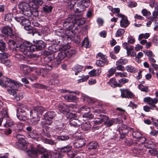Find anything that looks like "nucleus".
Here are the masks:
<instances>
[{
  "label": "nucleus",
  "mask_w": 158,
  "mask_h": 158,
  "mask_svg": "<svg viewBox=\"0 0 158 158\" xmlns=\"http://www.w3.org/2000/svg\"><path fill=\"white\" fill-rule=\"evenodd\" d=\"M51 156V155L49 152L46 151L41 156V158H49Z\"/></svg>",
  "instance_id": "nucleus-57"
},
{
  "label": "nucleus",
  "mask_w": 158,
  "mask_h": 158,
  "mask_svg": "<svg viewBox=\"0 0 158 158\" xmlns=\"http://www.w3.org/2000/svg\"><path fill=\"white\" fill-rule=\"evenodd\" d=\"M10 55L7 53L4 52L0 53V60L2 59L7 58Z\"/></svg>",
  "instance_id": "nucleus-59"
},
{
  "label": "nucleus",
  "mask_w": 158,
  "mask_h": 158,
  "mask_svg": "<svg viewBox=\"0 0 158 158\" xmlns=\"http://www.w3.org/2000/svg\"><path fill=\"white\" fill-rule=\"evenodd\" d=\"M88 0H83L79 4L78 7L79 8L77 9V12H80L83 10H84L86 7V3Z\"/></svg>",
  "instance_id": "nucleus-23"
},
{
  "label": "nucleus",
  "mask_w": 158,
  "mask_h": 158,
  "mask_svg": "<svg viewBox=\"0 0 158 158\" xmlns=\"http://www.w3.org/2000/svg\"><path fill=\"white\" fill-rule=\"evenodd\" d=\"M66 56L68 57H70L73 56L76 54V51L74 49H70L68 50H66Z\"/></svg>",
  "instance_id": "nucleus-35"
},
{
  "label": "nucleus",
  "mask_w": 158,
  "mask_h": 158,
  "mask_svg": "<svg viewBox=\"0 0 158 158\" xmlns=\"http://www.w3.org/2000/svg\"><path fill=\"white\" fill-rule=\"evenodd\" d=\"M121 96L123 98H132L134 97V95L130 90L127 89H120Z\"/></svg>",
  "instance_id": "nucleus-15"
},
{
  "label": "nucleus",
  "mask_w": 158,
  "mask_h": 158,
  "mask_svg": "<svg viewBox=\"0 0 158 158\" xmlns=\"http://www.w3.org/2000/svg\"><path fill=\"white\" fill-rule=\"evenodd\" d=\"M118 83L122 84H125L129 82V80L126 78H123L119 80L118 81Z\"/></svg>",
  "instance_id": "nucleus-62"
},
{
  "label": "nucleus",
  "mask_w": 158,
  "mask_h": 158,
  "mask_svg": "<svg viewBox=\"0 0 158 158\" xmlns=\"http://www.w3.org/2000/svg\"><path fill=\"white\" fill-rule=\"evenodd\" d=\"M35 42V45L32 44L31 50L33 51H35L36 50H42L46 46V44L42 40H36Z\"/></svg>",
  "instance_id": "nucleus-10"
},
{
  "label": "nucleus",
  "mask_w": 158,
  "mask_h": 158,
  "mask_svg": "<svg viewBox=\"0 0 158 158\" xmlns=\"http://www.w3.org/2000/svg\"><path fill=\"white\" fill-rule=\"evenodd\" d=\"M103 120L104 124L107 127H111L115 122L114 119H110L109 117L106 115H103Z\"/></svg>",
  "instance_id": "nucleus-14"
},
{
  "label": "nucleus",
  "mask_w": 158,
  "mask_h": 158,
  "mask_svg": "<svg viewBox=\"0 0 158 158\" xmlns=\"http://www.w3.org/2000/svg\"><path fill=\"white\" fill-rule=\"evenodd\" d=\"M126 69L127 71L131 73H135L138 71L136 68L131 65H128L126 66Z\"/></svg>",
  "instance_id": "nucleus-29"
},
{
  "label": "nucleus",
  "mask_w": 158,
  "mask_h": 158,
  "mask_svg": "<svg viewBox=\"0 0 158 158\" xmlns=\"http://www.w3.org/2000/svg\"><path fill=\"white\" fill-rule=\"evenodd\" d=\"M72 148L70 145H67L62 147L59 149V151L62 153H68L70 152Z\"/></svg>",
  "instance_id": "nucleus-28"
},
{
  "label": "nucleus",
  "mask_w": 158,
  "mask_h": 158,
  "mask_svg": "<svg viewBox=\"0 0 158 158\" xmlns=\"http://www.w3.org/2000/svg\"><path fill=\"white\" fill-rule=\"evenodd\" d=\"M56 115V112L53 111H49L47 112L44 115V119L42 122L43 125H51L52 123V119Z\"/></svg>",
  "instance_id": "nucleus-6"
},
{
  "label": "nucleus",
  "mask_w": 158,
  "mask_h": 158,
  "mask_svg": "<svg viewBox=\"0 0 158 158\" xmlns=\"http://www.w3.org/2000/svg\"><path fill=\"white\" fill-rule=\"evenodd\" d=\"M18 6L24 15L27 17H30L32 15L31 7L28 3L25 2H20L18 5Z\"/></svg>",
  "instance_id": "nucleus-5"
},
{
  "label": "nucleus",
  "mask_w": 158,
  "mask_h": 158,
  "mask_svg": "<svg viewBox=\"0 0 158 158\" xmlns=\"http://www.w3.org/2000/svg\"><path fill=\"white\" fill-rule=\"evenodd\" d=\"M33 86L35 88L42 89H46L47 88V87L46 86L39 83L34 84L33 85Z\"/></svg>",
  "instance_id": "nucleus-54"
},
{
  "label": "nucleus",
  "mask_w": 158,
  "mask_h": 158,
  "mask_svg": "<svg viewBox=\"0 0 158 158\" xmlns=\"http://www.w3.org/2000/svg\"><path fill=\"white\" fill-rule=\"evenodd\" d=\"M133 137L136 139H138V140H142L141 142L142 143L144 142L146 140V139L144 137H142V134L139 132H134L132 133Z\"/></svg>",
  "instance_id": "nucleus-24"
},
{
  "label": "nucleus",
  "mask_w": 158,
  "mask_h": 158,
  "mask_svg": "<svg viewBox=\"0 0 158 158\" xmlns=\"http://www.w3.org/2000/svg\"><path fill=\"white\" fill-rule=\"evenodd\" d=\"M85 140L84 139H78L73 143L74 146L76 148L81 147L85 145Z\"/></svg>",
  "instance_id": "nucleus-19"
},
{
  "label": "nucleus",
  "mask_w": 158,
  "mask_h": 158,
  "mask_svg": "<svg viewBox=\"0 0 158 158\" xmlns=\"http://www.w3.org/2000/svg\"><path fill=\"white\" fill-rule=\"evenodd\" d=\"M70 115L73 118L70 119L69 120V123L71 126L75 127H77L81 124V121L78 119L74 118L77 117L76 114L71 113Z\"/></svg>",
  "instance_id": "nucleus-11"
},
{
  "label": "nucleus",
  "mask_w": 158,
  "mask_h": 158,
  "mask_svg": "<svg viewBox=\"0 0 158 158\" xmlns=\"http://www.w3.org/2000/svg\"><path fill=\"white\" fill-rule=\"evenodd\" d=\"M36 151L38 152V154H40L42 155L46 151L44 147L41 146L40 145H38L37 146V148L36 149Z\"/></svg>",
  "instance_id": "nucleus-39"
},
{
  "label": "nucleus",
  "mask_w": 158,
  "mask_h": 158,
  "mask_svg": "<svg viewBox=\"0 0 158 158\" xmlns=\"http://www.w3.org/2000/svg\"><path fill=\"white\" fill-rule=\"evenodd\" d=\"M65 99L67 100L68 102H73L77 99V97L71 94L64 95L63 96Z\"/></svg>",
  "instance_id": "nucleus-30"
},
{
  "label": "nucleus",
  "mask_w": 158,
  "mask_h": 158,
  "mask_svg": "<svg viewBox=\"0 0 158 158\" xmlns=\"http://www.w3.org/2000/svg\"><path fill=\"white\" fill-rule=\"evenodd\" d=\"M42 8L43 11L48 13L51 12L52 8L51 6L45 5H43Z\"/></svg>",
  "instance_id": "nucleus-38"
},
{
  "label": "nucleus",
  "mask_w": 158,
  "mask_h": 158,
  "mask_svg": "<svg viewBox=\"0 0 158 158\" xmlns=\"http://www.w3.org/2000/svg\"><path fill=\"white\" fill-rule=\"evenodd\" d=\"M19 67L25 75H27L31 71L30 67L26 64H21L19 65Z\"/></svg>",
  "instance_id": "nucleus-22"
},
{
  "label": "nucleus",
  "mask_w": 158,
  "mask_h": 158,
  "mask_svg": "<svg viewBox=\"0 0 158 158\" xmlns=\"http://www.w3.org/2000/svg\"><path fill=\"white\" fill-rule=\"evenodd\" d=\"M27 114L25 111H22L21 109L19 111H17V116L21 120L25 121L27 119Z\"/></svg>",
  "instance_id": "nucleus-20"
},
{
  "label": "nucleus",
  "mask_w": 158,
  "mask_h": 158,
  "mask_svg": "<svg viewBox=\"0 0 158 158\" xmlns=\"http://www.w3.org/2000/svg\"><path fill=\"white\" fill-rule=\"evenodd\" d=\"M30 115L31 117V122L32 124L35 125L40 121V116L35 110H31Z\"/></svg>",
  "instance_id": "nucleus-8"
},
{
  "label": "nucleus",
  "mask_w": 158,
  "mask_h": 158,
  "mask_svg": "<svg viewBox=\"0 0 158 158\" xmlns=\"http://www.w3.org/2000/svg\"><path fill=\"white\" fill-rule=\"evenodd\" d=\"M1 32L2 33L7 35L10 38L13 35L12 30V28L9 26H5L3 27L2 30Z\"/></svg>",
  "instance_id": "nucleus-16"
},
{
  "label": "nucleus",
  "mask_w": 158,
  "mask_h": 158,
  "mask_svg": "<svg viewBox=\"0 0 158 158\" xmlns=\"http://www.w3.org/2000/svg\"><path fill=\"white\" fill-rule=\"evenodd\" d=\"M31 24L29 20L26 18H25L24 17H23V20H22V22H21V25H27L29 26Z\"/></svg>",
  "instance_id": "nucleus-48"
},
{
  "label": "nucleus",
  "mask_w": 158,
  "mask_h": 158,
  "mask_svg": "<svg viewBox=\"0 0 158 158\" xmlns=\"http://www.w3.org/2000/svg\"><path fill=\"white\" fill-rule=\"evenodd\" d=\"M7 91L10 94L13 95L17 101L23 98L22 94H21V95L19 96H17L16 94V92L15 89H7Z\"/></svg>",
  "instance_id": "nucleus-21"
},
{
  "label": "nucleus",
  "mask_w": 158,
  "mask_h": 158,
  "mask_svg": "<svg viewBox=\"0 0 158 158\" xmlns=\"http://www.w3.org/2000/svg\"><path fill=\"white\" fill-rule=\"evenodd\" d=\"M67 47V45L62 46L61 48H59L60 52L59 53L56 59L54 60L55 63L53 64L54 66H57L60 64L61 60L66 56V49Z\"/></svg>",
  "instance_id": "nucleus-4"
},
{
  "label": "nucleus",
  "mask_w": 158,
  "mask_h": 158,
  "mask_svg": "<svg viewBox=\"0 0 158 158\" xmlns=\"http://www.w3.org/2000/svg\"><path fill=\"white\" fill-rule=\"evenodd\" d=\"M125 32V31L123 29H118L115 34V36L116 37H120L123 35Z\"/></svg>",
  "instance_id": "nucleus-46"
},
{
  "label": "nucleus",
  "mask_w": 158,
  "mask_h": 158,
  "mask_svg": "<svg viewBox=\"0 0 158 158\" xmlns=\"http://www.w3.org/2000/svg\"><path fill=\"white\" fill-rule=\"evenodd\" d=\"M29 136L32 139H37L39 138V135L35 132L33 131L28 133Z\"/></svg>",
  "instance_id": "nucleus-45"
},
{
  "label": "nucleus",
  "mask_w": 158,
  "mask_h": 158,
  "mask_svg": "<svg viewBox=\"0 0 158 158\" xmlns=\"http://www.w3.org/2000/svg\"><path fill=\"white\" fill-rule=\"evenodd\" d=\"M34 110L36 111L37 113H38L40 116L43 112L46 110V109L41 106H37L35 108Z\"/></svg>",
  "instance_id": "nucleus-32"
},
{
  "label": "nucleus",
  "mask_w": 158,
  "mask_h": 158,
  "mask_svg": "<svg viewBox=\"0 0 158 158\" xmlns=\"http://www.w3.org/2000/svg\"><path fill=\"white\" fill-rule=\"evenodd\" d=\"M108 83L112 87L114 88L116 87H121L122 86V85L118 83L116 79L114 78H112L110 79Z\"/></svg>",
  "instance_id": "nucleus-25"
},
{
  "label": "nucleus",
  "mask_w": 158,
  "mask_h": 158,
  "mask_svg": "<svg viewBox=\"0 0 158 158\" xmlns=\"http://www.w3.org/2000/svg\"><path fill=\"white\" fill-rule=\"evenodd\" d=\"M89 42L87 38H85L82 42V46L88 48L89 47Z\"/></svg>",
  "instance_id": "nucleus-55"
},
{
  "label": "nucleus",
  "mask_w": 158,
  "mask_h": 158,
  "mask_svg": "<svg viewBox=\"0 0 158 158\" xmlns=\"http://www.w3.org/2000/svg\"><path fill=\"white\" fill-rule=\"evenodd\" d=\"M100 118H97L94 119L93 121L95 125L99 124L102 123L103 122V115L101 114L100 115Z\"/></svg>",
  "instance_id": "nucleus-37"
},
{
  "label": "nucleus",
  "mask_w": 158,
  "mask_h": 158,
  "mask_svg": "<svg viewBox=\"0 0 158 158\" xmlns=\"http://www.w3.org/2000/svg\"><path fill=\"white\" fill-rule=\"evenodd\" d=\"M58 109L60 112L64 114H67V113L69 112L70 111L68 106L62 103L59 104Z\"/></svg>",
  "instance_id": "nucleus-17"
},
{
  "label": "nucleus",
  "mask_w": 158,
  "mask_h": 158,
  "mask_svg": "<svg viewBox=\"0 0 158 158\" xmlns=\"http://www.w3.org/2000/svg\"><path fill=\"white\" fill-rule=\"evenodd\" d=\"M69 138V137L68 135H60L58 136L57 137V139L60 141H65L68 140Z\"/></svg>",
  "instance_id": "nucleus-53"
},
{
  "label": "nucleus",
  "mask_w": 158,
  "mask_h": 158,
  "mask_svg": "<svg viewBox=\"0 0 158 158\" xmlns=\"http://www.w3.org/2000/svg\"><path fill=\"white\" fill-rule=\"evenodd\" d=\"M109 63V61L108 60H97L96 64L99 67H102L105 65H107Z\"/></svg>",
  "instance_id": "nucleus-31"
},
{
  "label": "nucleus",
  "mask_w": 158,
  "mask_h": 158,
  "mask_svg": "<svg viewBox=\"0 0 158 158\" xmlns=\"http://www.w3.org/2000/svg\"><path fill=\"white\" fill-rule=\"evenodd\" d=\"M18 105L19 106L17 108V111H19V110L21 109V110L22 111H25V110L27 109V106L25 105L22 104L18 103Z\"/></svg>",
  "instance_id": "nucleus-41"
},
{
  "label": "nucleus",
  "mask_w": 158,
  "mask_h": 158,
  "mask_svg": "<svg viewBox=\"0 0 158 158\" xmlns=\"http://www.w3.org/2000/svg\"><path fill=\"white\" fill-rule=\"evenodd\" d=\"M24 137V135L19 134H17L16 136L17 139L19 141L16 143V145L19 149H23L26 148V145L24 143L25 141Z\"/></svg>",
  "instance_id": "nucleus-9"
},
{
  "label": "nucleus",
  "mask_w": 158,
  "mask_h": 158,
  "mask_svg": "<svg viewBox=\"0 0 158 158\" xmlns=\"http://www.w3.org/2000/svg\"><path fill=\"white\" fill-rule=\"evenodd\" d=\"M98 146V143L95 141H93L89 143L87 146V148L92 150H94L93 154H95L97 152V149Z\"/></svg>",
  "instance_id": "nucleus-18"
},
{
  "label": "nucleus",
  "mask_w": 158,
  "mask_h": 158,
  "mask_svg": "<svg viewBox=\"0 0 158 158\" xmlns=\"http://www.w3.org/2000/svg\"><path fill=\"white\" fill-rule=\"evenodd\" d=\"M116 71V69L112 68L110 69L108 72V74L107 76L108 77H110L113 75Z\"/></svg>",
  "instance_id": "nucleus-47"
},
{
  "label": "nucleus",
  "mask_w": 158,
  "mask_h": 158,
  "mask_svg": "<svg viewBox=\"0 0 158 158\" xmlns=\"http://www.w3.org/2000/svg\"><path fill=\"white\" fill-rule=\"evenodd\" d=\"M128 6L130 8H132L136 7L137 5V3L135 2L130 1L128 3Z\"/></svg>",
  "instance_id": "nucleus-60"
},
{
  "label": "nucleus",
  "mask_w": 158,
  "mask_h": 158,
  "mask_svg": "<svg viewBox=\"0 0 158 158\" xmlns=\"http://www.w3.org/2000/svg\"><path fill=\"white\" fill-rule=\"evenodd\" d=\"M27 154L32 157H35L38 155V152L36 151V149L32 147L31 150H28L27 152Z\"/></svg>",
  "instance_id": "nucleus-26"
},
{
  "label": "nucleus",
  "mask_w": 158,
  "mask_h": 158,
  "mask_svg": "<svg viewBox=\"0 0 158 158\" xmlns=\"http://www.w3.org/2000/svg\"><path fill=\"white\" fill-rule=\"evenodd\" d=\"M54 156L55 158H61L63 157L64 155L59 152H56L54 153Z\"/></svg>",
  "instance_id": "nucleus-64"
},
{
  "label": "nucleus",
  "mask_w": 158,
  "mask_h": 158,
  "mask_svg": "<svg viewBox=\"0 0 158 158\" xmlns=\"http://www.w3.org/2000/svg\"><path fill=\"white\" fill-rule=\"evenodd\" d=\"M89 112H87L84 113L83 115V117L89 119H91L93 118L94 116L93 114Z\"/></svg>",
  "instance_id": "nucleus-51"
},
{
  "label": "nucleus",
  "mask_w": 158,
  "mask_h": 158,
  "mask_svg": "<svg viewBox=\"0 0 158 158\" xmlns=\"http://www.w3.org/2000/svg\"><path fill=\"white\" fill-rule=\"evenodd\" d=\"M152 15L155 16H158V4H156L155 10L152 13Z\"/></svg>",
  "instance_id": "nucleus-61"
},
{
  "label": "nucleus",
  "mask_w": 158,
  "mask_h": 158,
  "mask_svg": "<svg viewBox=\"0 0 158 158\" xmlns=\"http://www.w3.org/2000/svg\"><path fill=\"white\" fill-rule=\"evenodd\" d=\"M79 23V20L76 18L75 15H69L68 17L67 18L63 23V27L65 28L66 30V35L67 38H70V35L69 34V31L72 29L74 27L75 24H78Z\"/></svg>",
  "instance_id": "nucleus-1"
},
{
  "label": "nucleus",
  "mask_w": 158,
  "mask_h": 158,
  "mask_svg": "<svg viewBox=\"0 0 158 158\" xmlns=\"http://www.w3.org/2000/svg\"><path fill=\"white\" fill-rule=\"evenodd\" d=\"M138 88L140 90L143 92H148L149 91V90L147 87L144 86L141 84L139 85Z\"/></svg>",
  "instance_id": "nucleus-43"
},
{
  "label": "nucleus",
  "mask_w": 158,
  "mask_h": 158,
  "mask_svg": "<svg viewBox=\"0 0 158 158\" xmlns=\"http://www.w3.org/2000/svg\"><path fill=\"white\" fill-rule=\"evenodd\" d=\"M2 110L1 111V113L2 116L4 117V118H8L9 116L8 115L7 108L4 107H3Z\"/></svg>",
  "instance_id": "nucleus-44"
},
{
  "label": "nucleus",
  "mask_w": 158,
  "mask_h": 158,
  "mask_svg": "<svg viewBox=\"0 0 158 158\" xmlns=\"http://www.w3.org/2000/svg\"><path fill=\"white\" fill-rule=\"evenodd\" d=\"M83 67V66L81 65H75L73 68V70L75 71V75H77L79 72H81Z\"/></svg>",
  "instance_id": "nucleus-36"
},
{
  "label": "nucleus",
  "mask_w": 158,
  "mask_h": 158,
  "mask_svg": "<svg viewBox=\"0 0 158 158\" xmlns=\"http://www.w3.org/2000/svg\"><path fill=\"white\" fill-rule=\"evenodd\" d=\"M116 69L117 70L123 71L125 70L124 67L122 65L118 64L117 63H116Z\"/></svg>",
  "instance_id": "nucleus-58"
},
{
  "label": "nucleus",
  "mask_w": 158,
  "mask_h": 158,
  "mask_svg": "<svg viewBox=\"0 0 158 158\" xmlns=\"http://www.w3.org/2000/svg\"><path fill=\"white\" fill-rule=\"evenodd\" d=\"M4 118L6 119V121L4 122V126L5 127H8L12 125H13L14 124V122L12 121H11V120L9 118V117L8 118Z\"/></svg>",
  "instance_id": "nucleus-34"
},
{
  "label": "nucleus",
  "mask_w": 158,
  "mask_h": 158,
  "mask_svg": "<svg viewBox=\"0 0 158 158\" xmlns=\"http://www.w3.org/2000/svg\"><path fill=\"white\" fill-rule=\"evenodd\" d=\"M117 16L118 17L122 18L120 21V25L121 27L126 28L128 26L129 22L126 16L121 14H117Z\"/></svg>",
  "instance_id": "nucleus-13"
},
{
  "label": "nucleus",
  "mask_w": 158,
  "mask_h": 158,
  "mask_svg": "<svg viewBox=\"0 0 158 158\" xmlns=\"http://www.w3.org/2000/svg\"><path fill=\"white\" fill-rule=\"evenodd\" d=\"M143 101L144 102L148 103L154 107H156L155 104L158 102V99L157 98H152L150 97L144 98Z\"/></svg>",
  "instance_id": "nucleus-12"
},
{
  "label": "nucleus",
  "mask_w": 158,
  "mask_h": 158,
  "mask_svg": "<svg viewBox=\"0 0 158 158\" xmlns=\"http://www.w3.org/2000/svg\"><path fill=\"white\" fill-rule=\"evenodd\" d=\"M5 78L6 80L5 81V82L4 81L0 79V85L3 87H5L6 86L5 85H6L10 87H13L15 89V87H17L22 85V84L17 81L11 80L9 78Z\"/></svg>",
  "instance_id": "nucleus-3"
},
{
  "label": "nucleus",
  "mask_w": 158,
  "mask_h": 158,
  "mask_svg": "<svg viewBox=\"0 0 158 158\" xmlns=\"http://www.w3.org/2000/svg\"><path fill=\"white\" fill-rule=\"evenodd\" d=\"M144 53L146 54L148 57V58L151 56H155V55L152 53V52L150 50H147L144 52Z\"/></svg>",
  "instance_id": "nucleus-63"
},
{
  "label": "nucleus",
  "mask_w": 158,
  "mask_h": 158,
  "mask_svg": "<svg viewBox=\"0 0 158 158\" xmlns=\"http://www.w3.org/2000/svg\"><path fill=\"white\" fill-rule=\"evenodd\" d=\"M123 48L126 50L128 56H131L134 57L136 56V54L133 51L134 47L129 45L127 42L124 43L122 45Z\"/></svg>",
  "instance_id": "nucleus-7"
},
{
  "label": "nucleus",
  "mask_w": 158,
  "mask_h": 158,
  "mask_svg": "<svg viewBox=\"0 0 158 158\" xmlns=\"http://www.w3.org/2000/svg\"><path fill=\"white\" fill-rule=\"evenodd\" d=\"M82 98L84 101H86L88 103H93V101L91 98L86 95L83 94L82 95Z\"/></svg>",
  "instance_id": "nucleus-40"
},
{
  "label": "nucleus",
  "mask_w": 158,
  "mask_h": 158,
  "mask_svg": "<svg viewBox=\"0 0 158 158\" xmlns=\"http://www.w3.org/2000/svg\"><path fill=\"white\" fill-rule=\"evenodd\" d=\"M97 57V58L102 59V60H108L107 59V57L101 52L98 54Z\"/></svg>",
  "instance_id": "nucleus-50"
},
{
  "label": "nucleus",
  "mask_w": 158,
  "mask_h": 158,
  "mask_svg": "<svg viewBox=\"0 0 158 158\" xmlns=\"http://www.w3.org/2000/svg\"><path fill=\"white\" fill-rule=\"evenodd\" d=\"M91 125L89 122H87L83 123L81 125V127L83 130H87L91 128Z\"/></svg>",
  "instance_id": "nucleus-33"
},
{
  "label": "nucleus",
  "mask_w": 158,
  "mask_h": 158,
  "mask_svg": "<svg viewBox=\"0 0 158 158\" xmlns=\"http://www.w3.org/2000/svg\"><path fill=\"white\" fill-rule=\"evenodd\" d=\"M116 77H127V74L126 72H116L115 73Z\"/></svg>",
  "instance_id": "nucleus-42"
},
{
  "label": "nucleus",
  "mask_w": 158,
  "mask_h": 158,
  "mask_svg": "<svg viewBox=\"0 0 158 158\" xmlns=\"http://www.w3.org/2000/svg\"><path fill=\"white\" fill-rule=\"evenodd\" d=\"M32 44L28 41H25L18 44L17 48V50L22 52L25 56L29 58L33 57L31 50Z\"/></svg>",
  "instance_id": "nucleus-2"
},
{
  "label": "nucleus",
  "mask_w": 158,
  "mask_h": 158,
  "mask_svg": "<svg viewBox=\"0 0 158 158\" xmlns=\"http://www.w3.org/2000/svg\"><path fill=\"white\" fill-rule=\"evenodd\" d=\"M128 60L126 59H120L117 61L116 63L121 65H124L127 63Z\"/></svg>",
  "instance_id": "nucleus-52"
},
{
  "label": "nucleus",
  "mask_w": 158,
  "mask_h": 158,
  "mask_svg": "<svg viewBox=\"0 0 158 158\" xmlns=\"http://www.w3.org/2000/svg\"><path fill=\"white\" fill-rule=\"evenodd\" d=\"M57 46H55V45L49 47L48 49L52 52H56L58 49H59Z\"/></svg>",
  "instance_id": "nucleus-56"
},
{
  "label": "nucleus",
  "mask_w": 158,
  "mask_h": 158,
  "mask_svg": "<svg viewBox=\"0 0 158 158\" xmlns=\"http://www.w3.org/2000/svg\"><path fill=\"white\" fill-rule=\"evenodd\" d=\"M55 57L53 54H51L49 56H47L45 58V59H48V62H50L51 61H53L52 63H55L54 60L55 59H54Z\"/></svg>",
  "instance_id": "nucleus-49"
},
{
  "label": "nucleus",
  "mask_w": 158,
  "mask_h": 158,
  "mask_svg": "<svg viewBox=\"0 0 158 158\" xmlns=\"http://www.w3.org/2000/svg\"><path fill=\"white\" fill-rule=\"evenodd\" d=\"M23 124L19 122L15 125L13 130L16 132L20 131L23 130Z\"/></svg>",
  "instance_id": "nucleus-27"
}]
</instances>
